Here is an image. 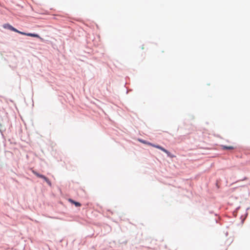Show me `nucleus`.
I'll return each mask as SVG.
<instances>
[{
    "instance_id": "nucleus-6",
    "label": "nucleus",
    "mask_w": 250,
    "mask_h": 250,
    "mask_svg": "<svg viewBox=\"0 0 250 250\" xmlns=\"http://www.w3.org/2000/svg\"><path fill=\"white\" fill-rule=\"evenodd\" d=\"M33 173L35 175H36L37 177H39V178H42L43 177V175H42V174H40L39 173H38V172H37L36 171H33Z\"/></svg>"
},
{
    "instance_id": "nucleus-5",
    "label": "nucleus",
    "mask_w": 250,
    "mask_h": 250,
    "mask_svg": "<svg viewBox=\"0 0 250 250\" xmlns=\"http://www.w3.org/2000/svg\"><path fill=\"white\" fill-rule=\"evenodd\" d=\"M42 178L43 179L46 181V182L48 184L49 186H51V183L47 178L43 175V177H42Z\"/></svg>"
},
{
    "instance_id": "nucleus-4",
    "label": "nucleus",
    "mask_w": 250,
    "mask_h": 250,
    "mask_svg": "<svg viewBox=\"0 0 250 250\" xmlns=\"http://www.w3.org/2000/svg\"><path fill=\"white\" fill-rule=\"evenodd\" d=\"M221 146L223 150L234 149L235 148V147L233 146H225V145H222Z\"/></svg>"
},
{
    "instance_id": "nucleus-3",
    "label": "nucleus",
    "mask_w": 250,
    "mask_h": 250,
    "mask_svg": "<svg viewBox=\"0 0 250 250\" xmlns=\"http://www.w3.org/2000/svg\"><path fill=\"white\" fill-rule=\"evenodd\" d=\"M68 201L70 203L74 204L76 207H78L81 206V204L79 202H76L71 199H69Z\"/></svg>"
},
{
    "instance_id": "nucleus-1",
    "label": "nucleus",
    "mask_w": 250,
    "mask_h": 250,
    "mask_svg": "<svg viewBox=\"0 0 250 250\" xmlns=\"http://www.w3.org/2000/svg\"><path fill=\"white\" fill-rule=\"evenodd\" d=\"M3 27L4 28H8V29H9L10 30H12V31H14L15 32L21 34V35H26V36H29V37H32L38 38L40 39L42 41H43V39L42 38H41L39 35H38L37 34L26 33H24V32H22L18 30L17 29H16L15 28L13 27L12 26H11V25H10L9 24H5L3 25Z\"/></svg>"
},
{
    "instance_id": "nucleus-2",
    "label": "nucleus",
    "mask_w": 250,
    "mask_h": 250,
    "mask_svg": "<svg viewBox=\"0 0 250 250\" xmlns=\"http://www.w3.org/2000/svg\"><path fill=\"white\" fill-rule=\"evenodd\" d=\"M149 144L151 146H153L155 148H158V149L161 150L162 151H163V152H165L167 155V156L170 157V158H173L174 157L173 155H171L168 151H167V149H166L164 147H163L159 145H152L151 144Z\"/></svg>"
},
{
    "instance_id": "nucleus-7",
    "label": "nucleus",
    "mask_w": 250,
    "mask_h": 250,
    "mask_svg": "<svg viewBox=\"0 0 250 250\" xmlns=\"http://www.w3.org/2000/svg\"><path fill=\"white\" fill-rule=\"evenodd\" d=\"M142 49H144V47L143 46H142Z\"/></svg>"
}]
</instances>
